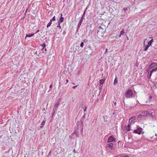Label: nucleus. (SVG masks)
I'll list each match as a JSON object with an SVG mask.
<instances>
[{
    "mask_svg": "<svg viewBox=\"0 0 157 157\" xmlns=\"http://www.w3.org/2000/svg\"><path fill=\"white\" fill-rule=\"evenodd\" d=\"M52 87V85H50L49 86V88L50 89L51 87Z\"/></svg>",
    "mask_w": 157,
    "mask_h": 157,
    "instance_id": "nucleus-38",
    "label": "nucleus"
},
{
    "mask_svg": "<svg viewBox=\"0 0 157 157\" xmlns=\"http://www.w3.org/2000/svg\"><path fill=\"white\" fill-rule=\"evenodd\" d=\"M145 113H146L145 117H150L152 119L153 118V116L151 113H150L149 112L147 111V112H145Z\"/></svg>",
    "mask_w": 157,
    "mask_h": 157,
    "instance_id": "nucleus-6",
    "label": "nucleus"
},
{
    "mask_svg": "<svg viewBox=\"0 0 157 157\" xmlns=\"http://www.w3.org/2000/svg\"><path fill=\"white\" fill-rule=\"evenodd\" d=\"M114 103V105H115L116 104V102Z\"/></svg>",
    "mask_w": 157,
    "mask_h": 157,
    "instance_id": "nucleus-47",
    "label": "nucleus"
},
{
    "mask_svg": "<svg viewBox=\"0 0 157 157\" xmlns=\"http://www.w3.org/2000/svg\"><path fill=\"white\" fill-rule=\"evenodd\" d=\"M104 81L103 79H101L100 80V83L102 84L104 83Z\"/></svg>",
    "mask_w": 157,
    "mask_h": 157,
    "instance_id": "nucleus-25",
    "label": "nucleus"
},
{
    "mask_svg": "<svg viewBox=\"0 0 157 157\" xmlns=\"http://www.w3.org/2000/svg\"><path fill=\"white\" fill-rule=\"evenodd\" d=\"M126 157H128V156H126Z\"/></svg>",
    "mask_w": 157,
    "mask_h": 157,
    "instance_id": "nucleus-49",
    "label": "nucleus"
},
{
    "mask_svg": "<svg viewBox=\"0 0 157 157\" xmlns=\"http://www.w3.org/2000/svg\"><path fill=\"white\" fill-rule=\"evenodd\" d=\"M82 23L80 22H79L78 23V27H79L81 26Z\"/></svg>",
    "mask_w": 157,
    "mask_h": 157,
    "instance_id": "nucleus-29",
    "label": "nucleus"
},
{
    "mask_svg": "<svg viewBox=\"0 0 157 157\" xmlns=\"http://www.w3.org/2000/svg\"><path fill=\"white\" fill-rule=\"evenodd\" d=\"M142 132V129L140 127H139L137 129L135 130L133 132L135 133L140 134Z\"/></svg>",
    "mask_w": 157,
    "mask_h": 157,
    "instance_id": "nucleus-3",
    "label": "nucleus"
},
{
    "mask_svg": "<svg viewBox=\"0 0 157 157\" xmlns=\"http://www.w3.org/2000/svg\"><path fill=\"white\" fill-rule=\"evenodd\" d=\"M52 116H53L54 115L55 113L53 112H52Z\"/></svg>",
    "mask_w": 157,
    "mask_h": 157,
    "instance_id": "nucleus-40",
    "label": "nucleus"
},
{
    "mask_svg": "<svg viewBox=\"0 0 157 157\" xmlns=\"http://www.w3.org/2000/svg\"><path fill=\"white\" fill-rule=\"evenodd\" d=\"M114 140V139L113 137L111 136L107 140V143H109L110 142H112Z\"/></svg>",
    "mask_w": 157,
    "mask_h": 157,
    "instance_id": "nucleus-8",
    "label": "nucleus"
},
{
    "mask_svg": "<svg viewBox=\"0 0 157 157\" xmlns=\"http://www.w3.org/2000/svg\"><path fill=\"white\" fill-rule=\"evenodd\" d=\"M153 42V39H151V40H150L148 43L147 45H149L150 46L152 44Z\"/></svg>",
    "mask_w": 157,
    "mask_h": 157,
    "instance_id": "nucleus-19",
    "label": "nucleus"
},
{
    "mask_svg": "<svg viewBox=\"0 0 157 157\" xmlns=\"http://www.w3.org/2000/svg\"><path fill=\"white\" fill-rule=\"evenodd\" d=\"M152 98V97L151 95H150L149 96V97L148 98V99L150 101L151 100Z\"/></svg>",
    "mask_w": 157,
    "mask_h": 157,
    "instance_id": "nucleus-28",
    "label": "nucleus"
},
{
    "mask_svg": "<svg viewBox=\"0 0 157 157\" xmlns=\"http://www.w3.org/2000/svg\"><path fill=\"white\" fill-rule=\"evenodd\" d=\"M87 109V107L86 106H85V108L84 109V111L85 112V111H86Z\"/></svg>",
    "mask_w": 157,
    "mask_h": 157,
    "instance_id": "nucleus-31",
    "label": "nucleus"
},
{
    "mask_svg": "<svg viewBox=\"0 0 157 157\" xmlns=\"http://www.w3.org/2000/svg\"><path fill=\"white\" fill-rule=\"evenodd\" d=\"M78 86V85L74 86L72 87V88L73 89H75L77 86Z\"/></svg>",
    "mask_w": 157,
    "mask_h": 157,
    "instance_id": "nucleus-33",
    "label": "nucleus"
},
{
    "mask_svg": "<svg viewBox=\"0 0 157 157\" xmlns=\"http://www.w3.org/2000/svg\"><path fill=\"white\" fill-rule=\"evenodd\" d=\"M34 35V34H29L26 35L25 38L27 37H31V36H33Z\"/></svg>",
    "mask_w": 157,
    "mask_h": 157,
    "instance_id": "nucleus-18",
    "label": "nucleus"
},
{
    "mask_svg": "<svg viewBox=\"0 0 157 157\" xmlns=\"http://www.w3.org/2000/svg\"><path fill=\"white\" fill-rule=\"evenodd\" d=\"M52 24V22L50 21L47 24V27L48 28Z\"/></svg>",
    "mask_w": 157,
    "mask_h": 157,
    "instance_id": "nucleus-22",
    "label": "nucleus"
},
{
    "mask_svg": "<svg viewBox=\"0 0 157 157\" xmlns=\"http://www.w3.org/2000/svg\"><path fill=\"white\" fill-rule=\"evenodd\" d=\"M45 121H43L41 123V126H40V127L41 128H42L44 126V125H45Z\"/></svg>",
    "mask_w": 157,
    "mask_h": 157,
    "instance_id": "nucleus-16",
    "label": "nucleus"
},
{
    "mask_svg": "<svg viewBox=\"0 0 157 157\" xmlns=\"http://www.w3.org/2000/svg\"><path fill=\"white\" fill-rule=\"evenodd\" d=\"M39 31V30H38L36 32V33L38 32Z\"/></svg>",
    "mask_w": 157,
    "mask_h": 157,
    "instance_id": "nucleus-41",
    "label": "nucleus"
},
{
    "mask_svg": "<svg viewBox=\"0 0 157 157\" xmlns=\"http://www.w3.org/2000/svg\"><path fill=\"white\" fill-rule=\"evenodd\" d=\"M84 45V43L83 42H82L80 44V46L82 48L83 46Z\"/></svg>",
    "mask_w": 157,
    "mask_h": 157,
    "instance_id": "nucleus-27",
    "label": "nucleus"
},
{
    "mask_svg": "<svg viewBox=\"0 0 157 157\" xmlns=\"http://www.w3.org/2000/svg\"><path fill=\"white\" fill-rule=\"evenodd\" d=\"M117 82H118V81H117V78L116 77L115 78L114 80V85H115L116 84H117Z\"/></svg>",
    "mask_w": 157,
    "mask_h": 157,
    "instance_id": "nucleus-21",
    "label": "nucleus"
},
{
    "mask_svg": "<svg viewBox=\"0 0 157 157\" xmlns=\"http://www.w3.org/2000/svg\"><path fill=\"white\" fill-rule=\"evenodd\" d=\"M124 33V30L123 29L120 32V35L118 36V38L120 37L121 36L123 35Z\"/></svg>",
    "mask_w": 157,
    "mask_h": 157,
    "instance_id": "nucleus-15",
    "label": "nucleus"
},
{
    "mask_svg": "<svg viewBox=\"0 0 157 157\" xmlns=\"http://www.w3.org/2000/svg\"><path fill=\"white\" fill-rule=\"evenodd\" d=\"M145 112H147V111H144L142 112L140 114L138 115V118H143L144 117H145L146 116V113Z\"/></svg>",
    "mask_w": 157,
    "mask_h": 157,
    "instance_id": "nucleus-7",
    "label": "nucleus"
},
{
    "mask_svg": "<svg viewBox=\"0 0 157 157\" xmlns=\"http://www.w3.org/2000/svg\"><path fill=\"white\" fill-rule=\"evenodd\" d=\"M98 30H101L103 33H104L105 32V30H104L102 27L101 26L99 27Z\"/></svg>",
    "mask_w": 157,
    "mask_h": 157,
    "instance_id": "nucleus-14",
    "label": "nucleus"
},
{
    "mask_svg": "<svg viewBox=\"0 0 157 157\" xmlns=\"http://www.w3.org/2000/svg\"><path fill=\"white\" fill-rule=\"evenodd\" d=\"M125 129L127 131L130 130V125H129V124H128V125L125 127Z\"/></svg>",
    "mask_w": 157,
    "mask_h": 157,
    "instance_id": "nucleus-11",
    "label": "nucleus"
},
{
    "mask_svg": "<svg viewBox=\"0 0 157 157\" xmlns=\"http://www.w3.org/2000/svg\"><path fill=\"white\" fill-rule=\"evenodd\" d=\"M133 92L132 90H128L125 93V97L128 98H132L133 97Z\"/></svg>",
    "mask_w": 157,
    "mask_h": 157,
    "instance_id": "nucleus-1",
    "label": "nucleus"
},
{
    "mask_svg": "<svg viewBox=\"0 0 157 157\" xmlns=\"http://www.w3.org/2000/svg\"><path fill=\"white\" fill-rule=\"evenodd\" d=\"M58 23V25L57 26V27H59V28L60 29H61V26H60V23Z\"/></svg>",
    "mask_w": 157,
    "mask_h": 157,
    "instance_id": "nucleus-30",
    "label": "nucleus"
},
{
    "mask_svg": "<svg viewBox=\"0 0 157 157\" xmlns=\"http://www.w3.org/2000/svg\"><path fill=\"white\" fill-rule=\"evenodd\" d=\"M113 157H117V156H113Z\"/></svg>",
    "mask_w": 157,
    "mask_h": 157,
    "instance_id": "nucleus-46",
    "label": "nucleus"
},
{
    "mask_svg": "<svg viewBox=\"0 0 157 157\" xmlns=\"http://www.w3.org/2000/svg\"><path fill=\"white\" fill-rule=\"evenodd\" d=\"M151 74H151V73H150V75H149V77H151Z\"/></svg>",
    "mask_w": 157,
    "mask_h": 157,
    "instance_id": "nucleus-42",
    "label": "nucleus"
},
{
    "mask_svg": "<svg viewBox=\"0 0 157 157\" xmlns=\"http://www.w3.org/2000/svg\"><path fill=\"white\" fill-rule=\"evenodd\" d=\"M41 46L43 47V48L41 49L42 50H43L46 47V45L44 43L42 44H41Z\"/></svg>",
    "mask_w": 157,
    "mask_h": 157,
    "instance_id": "nucleus-20",
    "label": "nucleus"
},
{
    "mask_svg": "<svg viewBox=\"0 0 157 157\" xmlns=\"http://www.w3.org/2000/svg\"><path fill=\"white\" fill-rule=\"evenodd\" d=\"M44 50H45V51H47V49H46V48H44Z\"/></svg>",
    "mask_w": 157,
    "mask_h": 157,
    "instance_id": "nucleus-44",
    "label": "nucleus"
},
{
    "mask_svg": "<svg viewBox=\"0 0 157 157\" xmlns=\"http://www.w3.org/2000/svg\"><path fill=\"white\" fill-rule=\"evenodd\" d=\"M157 70V67L156 68H153L150 72V73H151V74H152L153 72L156 71Z\"/></svg>",
    "mask_w": 157,
    "mask_h": 157,
    "instance_id": "nucleus-17",
    "label": "nucleus"
},
{
    "mask_svg": "<svg viewBox=\"0 0 157 157\" xmlns=\"http://www.w3.org/2000/svg\"><path fill=\"white\" fill-rule=\"evenodd\" d=\"M135 119V117H133L129 119V125L132 124L134 123L135 122L134 120Z\"/></svg>",
    "mask_w": 157,
    "mask_h": 157,
    "instance_id": "nucleus-5",
    "label": "nucleus"
},
{
    "mask_svg": "<svg viewBox=\"0 0 157 157\" xmlns=\"http://www.w3.org/2000/svg\"><path fill=\"white\" fill-rule=\"evenodd\" d=\"M149 45H146L145 48L144 49V51H146L149 48Z\"/></svg>",
    "mask_w": 157,
    "mask_h": 157,
    "instance_id": "nucleus-23",
    "label": "nucleus"
},
{
    "mask_svg": "<svg viewBox=\"0 0 157 157\" xmlns=\"http://www.w3.org/2000/svg\"><path fill=\"white\" fill-rule=\"evenodd\" d=\"M55 20H56V19H55V16H54L53 17V18L50 20V21L52 22L53 21H55Z\"/></svg>",
    "mask_w": 157,
    "mask_h": 157,
    "instance_id": "nucleus-26",
    "label": "nucleus"
},
{
    "mask_svg": "<svg viewBox=\"0 0 157 157\" xmlns=\"http://www.w3.org/2000/svg\"><path fill=\"white\" fill-rule=\"evenodd\" d=\"M86 10H85L84 12V13H83V15L82 17V19H84V17H85V13H86Z\"/></svg>",
    "mask_w": 157,
    "mask_h": 157,
    "instance_id": "nucleus-24",
    "label": "nucleus"
},
{
    "mask_svg": "<svg viewBox=\"0 0 157 157\" xmlns=\"http://www.w3.org/2000/svg\"><path fill=\"white\" fill-rule=\"evenodd\" d=\"M123 10H124L125 12V13H126V14H127L129 12V11L128 10V9L127 8H124Z\"/></svg>",
    "mask_w": 157,
    "mask_h": 157,
    "instance_id": "nucleus-13",
    "label": "nucleus"
},
{
    "mask_svg": "<svg viewBox=\"0 0 157 157\" xmlns=\"http://www.w3.org/2000/svg\"><path fill=\"white\" fill-rule=\"evenodd\" d=\"M73 152H74V153H77L76 151H75V149H74Z\"/></svg>",
    "mask_w": 157,
    "mask_h": 157,
    "instance_id": "nucleus-36",
    "label": "nucleus"
},
{
    "mask_svg": "<svg viewBox=\"0 0 157 157\" xmlns=\"http://www.w3.org/2000/svg\"><path fill=\"white\" fill-rule=\"evenodd\" d=\"M36 54H37V52H36Z\"/></svg>",
    "mask_w": 157,
    "mask_h": 157,
    "instance_id": "nucleus-48",
    "label": "nucleus"
},
{
    "mask_svg": "<svg viewBox=\"0 0 157 157\" xmlns=\"http://www.w3.org/2000/svg\"><path fill=\"white\" fill-rule=\"evenodd\" d=\"M68 82V80L67 79V80H66L67 83Z\"/></svg>",
    "mask_w": 157,
    "mask_h": 157,
    "instance_id": "nucleus-39",
    "label": "nucleus"
},
{
    "mask_svg": "<svg viewBox=\"0 0 157 157\" xmlns=\"http://www.w3.org/2000/svg\"><path fill=\"white\" fill-rule=\"evenodd\" d=\"M147 40V39H144V45H145V42H146V40Z\"/></svg>",
    "mask_w": 157,
    "mask_h": 157,
    "instance_id": "nucleus-34",
    "label": "nucleus"
},
{
    "mask_svg": "<svg viewBox=\"0 0 157 157\" xmlns=\"http://www.w3.org/2000/svg\"><path fill=\"white\" fill-rule=\"evenodd\" d=\"M83 118H84L85 117V114H84V115H83Z\"/></svg>",
    "mask_w": 157,
    "mask_h": 157,
    "instance_id": "nucleus-43",
    "label": "nucleus"
},
{
    "mask_svg": "<svg viewBox=\"0 0 157 157\" xmlns=\"http://www.w3.org/2000/svg\"><path fill=\"white\" fill-rule=\"evenodd\" d=\"M155 135L156 136H157V134H155Z\"/></svg>",
    "mask_w": 157,
    "mask_h": 157,
    "instance_id": "nucleus-45",
    "label": "nucleus"
},
{
    "mask_svg": "<svg viewBox=\"0 0 157 157\" xmlns=\"http://www.w3.org/2000/svg\"><path fill=\"white\" fill-rule=\"evenodd\" d=\"M59 104V102H58L57 103L55 104L54 108L52 110L53 112L55 113V112L57 110Z\"/></svg>",
    "mask_w": 157,
    "mask_h": 157,
    "instance_id": "nucleus-4",
    "label": "nucleus"
},
{
    "mask_svg": "<svg viewBox=\"0 0 157 157\" xmlns=\"http://www.w3.org/2000/svg\"><path fill=\"white\" fill-rule=\"evenodd\" d=\"M97 35L98 38H101L103 37L104 33L101 30H97Z\"/></svg>",
    "mask_w": 157,
    "mask_h": 157,
    "instance_id": "nucleus-2",
    "label": "nucleus"
},
{
    "mask_svg": "<svg viewBox=\"0 0 157 157\" xmlns=\"http://www.w3.org/2000/svg\"><path fill=\"white\" fill-rule=\"evenodd\" d=\"M88 48H89L90 50H91V47L90 46H89L88 47Z\"/></svg>",
    "mask_w": 157,
    "mask_h": 157,
    "instance_id": "nucleus-35",
    "label": "nucleus"
},
{
    "mask_svg": "<svg viewBox=\"0 0 157 157\" xmlns=\"http://www.w3.org/2000/svg\"><path fill=\"white\" fill-rule=\"evenodd\" d=\"M113 144L112 143H110L107 144V146L108 147L110 148L111 149H112Z\"/></svg>",
    "mask_w": 157,
    "mask_h": 157,
    "instance_id": "nucleus-12",
    "label": "nucleus"
},
{
    "mask_svg": "<svg viewBox=\"0 0 157 157\" xmlns=\"http://www.w3.org/2000/svg\"><path fill=\"white\" fill-rule=\"evenodd\" d=\"M157 65V63H151L150 65L149 66V68H150V69H151V68L153 67H155V66H156Z\"/></svg>",
    "mask_w": 157,
    "mask_h": 157,
    "instance_id": "nucleus-10",
    "label": "nucleus"
},
{
    "mask_svg": "<svg viewBox=\"0 0 157 157\" xmlns=\"http://www.w3.org/2000/svg\"><path fill=\"white\" fill-rule=\"evenodd\" d=\"M107 50H108V49H106V50L104 53L105 54L106 53H107Z\"/></svg>",
    "mask_w": 157,
    "mask_h": 157,
    "instance_id": "nucleus-37",
    "label": "nucleus"
},
{
    "mask_svg": "<svg viewBox=\"0 0 157 157\" xmlns=\"http://www.w3.org/2000/svg\"><path fill=\"white\" fill-rule=\"evenodd\" d=\"M84 19H82V18H81V19L80 21H79V22H81V23H82V21H83V20Z\"/></svg>",
    "mask_w": 157,
    "mask_h": 157,
    "instance_id": "nucleus-32",
    "label": "nucleus"
},
{
    "mask_svg": "<svg viewBox=\"0 0 157 157\" xmlns=\"http://www.w3.org/2000/svg\"><path fill=\"white\" fill-rule=\"evenodd\" d=\"M62 13H61V16L60 18H59V20L58 22V23H61L64 20V17H62Z\"/></svg>",
    "mask_w": 157,
    "mask_h": 157,
    "instance_id": "nucleus-9",
    "label": "nucleus"
}]
</instances>
